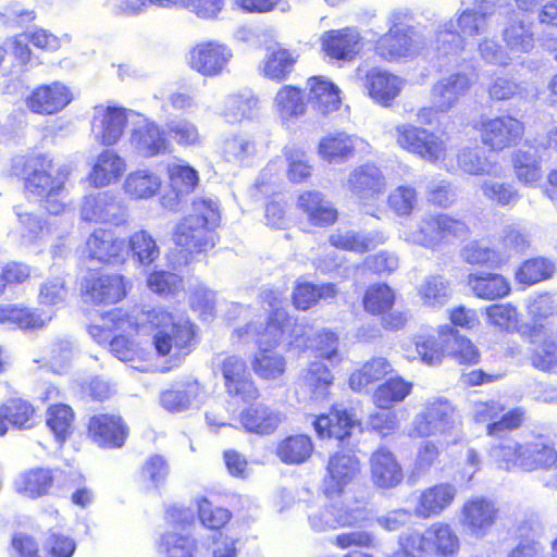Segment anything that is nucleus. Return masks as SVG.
Masks as SVG:
<instances>
[{
	"label": "nucleus",
	"instance_id": "1",
	"mask_svg": "<svg viewBox=\"0 0 557 557\" xmlns=\"http://www.w3.org/2000/svg\"><path fill=\"white\" fill-rule=\"evenodd\" d=\"M261 297L263 304L268 305L262 311L232 304L227 314L230 319L248 320L244 326L234 330L233 337L242 343H256L258 352L251 362L255 373L261 380H276L285 372L286 362L282 356L272 354V350L289 333L293 323L282 306L278 292L264 290Z\"/></svg>",
	"mask_w": 557,
	"mask_h": 557
},
{
	"label": "nucleus",
	"instance_id": "58",
	"mask_svg": "<svg viewBox=\"0 0 557 557\" xmlns=\"http://www.w3.org/2000/svg\"><path fill=\"white\" fill-rule=\"evenodd\" d=\"M485 315L490 325L506 332L516 331L520 322L517 308L509 302L487 306Z\"/></svg>",
	"mask_w": 557,
	"mask_h": 557
},
{
	"label": "nucleus",
	"instance_id": "45",
	"mask_svg": "<svg viewBox=\"0 0 557 557\" xmlns=\"http://www.w3.org/2000/svg\"><path fill=\"white\" fill-rule=\"evenodd\" d=\"M512 166L518 181L527 186H534L542 178L540 157L532 147L519 149L512 158Z\"/></svg>",
	"mask_w": 557,
	"mask_h": 557
},
{
	"label": "nucleus",
	"instance_id": "22",
	"mask_svg": "<svg viewBox=\"0 0 557 557\" xmlns=\"http://www.w3.org/2000/svg\"><path fill=\"white\" fill-rule=\"evenodd\" d=\"M89 434L95 443L108 448L124 445L128 429L120 416L97 414L89 421Z\"/></svg>",
	"mask_w": 557,
	"mask_h": 557
},
{
	"label": "nucleus",
	"instance_id": "29",
	"mask_svg": "<svg viewBox=\"0 0 557 557\" xmlns=\"http://www.w3.org/2000/svg\"><path fill=\"white\" fill-rule=\"evenodd\" d=\"M329 475L324 479V492L327 496L339 494L358 472V460L346 453H336L327 465Z\"/></svg>",
	"mask_w": 557,
	"mask_h": 557
},
{
	"label": "nucleus",
	"instance_id": "15",
	"mask_svg": "<svg viewBox=\"0 0 557 557\" xmlns=\"http://www.w3.org/2000/svg\"><path fill=\"white\" fill-rule=\"evenodd\" d=\"M86 252L90 259L112 265L122 264L128 258L125 239L106 228H97L88 236Z\"/></svg>",
	"mask_w": 557,
	"mask_h": 557
},
{
	"label": "nucleus",
	"instance_id": "30",
	"mask_svg": "<svg viewBox=\"0 0 557 557\" xmlns=\"http://www.w3.org/2000/svg\"><path fill=\"white\" fill-rule=\"evenodd\" d=\"M308 101L321 114H330L342 104L341 90L323 76H313L307 81Z\"/></svg>",
	"mask_w": 557,
	"mask_h": 557
},
{
	"label": "nucleus",
	"instance_id": "39",
	"mask_svg": "<svg viewBox=\"0 0 557 557\" xmlns=\"http://www.w3.org/2000/svg\"><path fill=\"white\" fill-rule=\"evenodd\" d=\"M457 161L458 166L470 175L500 177L504 173V168L499 163L488 160L479 147H465L460 149L457 154Z\"/></svg>",
	"mask_w": 557,
	"mask_h": 557
},
{
	"label": "nucleus",
	"instance_id": "42",
	"mask_svg": "<svg viewBox=\"0 0 557 557\" xmlns=\"http://www.w3.org/2000/svg\"><path fill=\"white\" fill-rule=\"evenodd\" d=\"M468 284L473 294L484 300L506 297L510 292L508 281L500 274L479 272L470 274Z\"/></svg>",
	"mask_w": 557,
	"mask_h": 557
},
{
	"label": "nucleus",
	"instance_id": "41",
	"mask_svg": "<svg viewBox=\"0 0 557 557\" xmlns=\"http://www.w3.org/2000/svg\"><path fill=\"white\" fill-rule=\"evenodd\" d=\"M356 426V420L347 411L341 410L321 414L314 421V429L320 437H334L339 442L349 436Z\"/></svg>",
	"mask_w": 557,
	"mask_h": 557
},
{
	"label": "nucleus",
	"instance_id": "28",
	"mask_svg": "<svg viewBox=\"0 0 557 557\" xmlns=\"http://www.w3.org/2000/svg\"><path fill=\"white\" fill-rule=\"evenodd\" d=\"M456 495L457 487L450 483H440L425 488L419 496L414 513L423 519L438 516L453 504Z\"/></svg>",
	"mask_w": 557,
	"mask_h": 557
},
{
	"label": "nucleus",
	"instance_id": "53",
	"mask_svg": "<svg viewBox=\"0 0 557 557\" xmlns=\"http://www.w3.org/2000/svg\"><path fill=\"white\" fill-rule=\"evenodd\" d=\"M336 517H329L323 528L327 527H355L370 520V510L363 503L351 504L350 502L339 505H332Z\"/></svg>",
	"mask_w": 557,
	"mask_h": 557
},
{
	"label": "nucleus",
	"instance_id": "32",
	"mask_svg": "<svg viewBox=\"0 0 557 557\" xmlns=\"http://www.w3.org/2000/svg\"><path fill=\"white\" fill-rule=\"evenodd\" d=\"M521 470L532 472L536 470H550L557 467V451L543 437L523 443Z\"/></svg>",
	"mask_w": 557,
	"mask_h": 557
},
{
	"label": "nucleus",
	"instance_id": "43",
	"mask_svg": "<svg viewBox=\"0 0 557 557\" xmlns=\"http://www.w3.org/2000/svg\"><path fill=\"white\" fill-rule=\"evenodd\" d=\"M135 329V321L124 314L122 310L114 309L101 318L100 323L91 324L89 335L100 345H107L113 332H131Z\"/></svg>",
	"mask_w": 557,
	"mask_h": 557
},
{
	"label": "nucleus",
	"instance_id": "37",
	"mask_svg": "<svg viewBox=\"0 0 557 557\" xmlns=\"http://www.w3.org/2000/svg\"><path fill=\"white\" fill-rule=\"evenodd\" d=\"M273 109L284 123L295 122L306 113L302 91L292 85L281 87L274 96Z\"/></svg>",
	"mask_w": 557,
	"mask_h": 557
},
{
	"label": "nucleus",
	"instance_id": "36",
	"mask_svg": "<svg viewBox=\"0 0 557 557\" xmlns=\"http://www.w3.org/2000/svg\"><path fill=\"white\" fill-rule=\"evenodd\" d=\"M161 184V177L157 173L147 169H138L127 174L122 188L132 200H147L157 195Z\"/></svg>",
	"mask_w": 557,
	"mask_h": 557
},
{
	"label": "nucleus",
	"instance_id": "31",
	"mask_svg": "<svg viewBox=\"0 0 557 557\" xmlns=\"http://www.w3.org/2000/svg\"><path fill=\"white\" fill-rule=\"evenodd\" d=\"M370 463L372 480L377 486L391 488L403 481L401 467L388 449H376L371 456Z\"/></svg>",
	"mask_w": 557,
	"mask_h": 557
},
{
	"label": "nucleus",
	"instance_id": "48",
	"mask_svg": "<svg viewBox=\"0 0 557 557\" xmlns=\"http://www.w3.org/2000/svg\"><path fill=\"white\" fill-rule=\"evenodd\" d=\"M256 151L257 145L253 137L245 132L230 134L221 144L222 156L228 162L242 163L252 157Z\"/></svg>",
	"mask_w": 557,
	"mask_h": 557
},
{
	"label": "nucleus",
	"instance_id": "16",
	"mask_svg": "<svg viewBox=\"0 0 557 557\" xmlns=\"http://www.w3.org/2000/svg\"><path fill=\"white\" fill-rule=\"evenodd\" d=\"M345 187L361 205H368L385 191L386 180L376 165L367 163L349 173Z\"/></svg>",
	"mask_w": 557,
	"mask_h": 557
},
{
	"label": "nucleus",
	"instance_id": "23",
	"mask_svg": "<svg viewBox=\"0 0 557 557\" xmlns=\"http://www.w3.org/2000/svg\"><path fill=\"white\" fill-rule=\"evenodd\" d=\"M472 78L465 72H454L442 76L431 87V98L437 99L442 109H453L471 89Z\"/></svg>",
	"mask_w": 557,
	"mask_h": 557
},
{
	"label": "nucleus",
	"instance_id": "6",
	"mask_svg": "<svg viewBox=\"0 0 557 557\" xmlns=\"http://www.w3.org/2000/svg\"><path fill=\"white\" fill-rule=\"evenodd\" d=\"M396 143L404 150L431 164H443L447 153V140L424 127L401 124L395 128Z\"/></svg>",
	"mask_w": 557,
	"mask_h": 557
},
{
	"label": "nucleus",
	"instance_id": "60",
	"mask_svg": "<svg viewBox=\"0 0 557 557\" xmlns=\"http://www.w3.org/2000/svg\"><path fill=\"white\" fill-rule=\"evenodd\" d=\"M480 189L487 200L500 207L513 206L520 198L518 190L509 183L485 180Z\"/></svg>",
	"mask_w": 557,
	"mask_h": 557
},
{
	"label": "nucleus",
	"instance_id": "10",
	"mask_svg": "<svg viewBox=\"0 0 557 557\" xmlns=\"http://www.w3.org/2000/svg\"><path fill=\"white\" fill-rule=\"evenodd\" d=\"M129 287V281L121 274L91 272L84 277L81 290L86 302L113 305L126 296Z\"/></svg>",
	"mask_w": 557,
	"mask_h": 557
},
{
	"label": "nucleus",
	"instance_id": "49",
	"mask_svg": "<svg viewBox=\"0 0 557 557\" xmlns=\"http://www.w3.org/2000/svg\"><path fill=\"white\" fill-rule=\"evenodd\" d=\"M14 213L18 223L17 232L24 243L35 244L50 234V223L44 224V222L25 206H15Z\"/></svg>",
	"mask_w": 557,
	"mask_h": 557
},
{
	"label": "nucleus",
	"instance_id": "24",
	"mask_svg": "<svg viewBox=\"0 0 557 557\" xmlns=\"http://www.w3.org/2000/svg\"><path fill=\"white\" fill-rule=\"evenodd\" d=\"M126 171V161L111 149L100 152L88 174L89 183L96 188L107 187L120 180Z\"/></svg>",
	"mask_w": 557,
	"mask_h": 557
},
{
	"label": "nucleus",
	"instance_id": "47",
	"mask_svg": "<svg viewBox=\"0 0 557 557\" xmlns=\"http://www.w3.org/2000/svg\"><path fill=\"white\" fill-rule=\"evenodd\" d=\"M212 370L214 379H222L225 383H248L251 377L246 360L238 356L213 359Z\"/></svg>",
	"mask_w": 557,
	"mask_h": 557
},
{
	"label": "nucleus",
	"instance_id": "19",
	"mask_svg": "<svg viewBox=\"0 0 557 557\" xmlns=\"http://www.w3.org/2000/svg\"><path fill=\"white\" fill-rule=\"evenodd\" d=\"M73 100L71 89L60 82L36 87L26 99L27 108L37 114H55Z\"/></svg>",
	"mask_w": 557,
	"mask_h": 557
},
{
	"label": "nucleus",
	"instance_id": "52",
	"mask_svg": "<svg viewBox=\"0 0 557 557\" xmlns=\"http://www.w3.org/2000/svg\"><path fill=\"white\" fill-rule=\"evenodd\" d=\"M430 552L443 556H454L459 550V539L450 525L437 522L426 529Z\"/></svg>",
	"mask_w": 557,
	"mask_h": 557
},
{
	"label": "nucleus",
	"instance_id": "33",
	"mask_svg": "<svg viewBox=\"0 0 557 557\" xmlns=\"http://www.w3.org/2000/svg\"><path fill=\"white\" fill-rule=\"evenodd\" d=\"M298 55L280 45L267 48L265 55L261 62L260 73L271 81L281 82L293 72Z\"/></svg>",
	"mask_w": 557,
	"mask_h": 557
},
{
	"label": "nucleus",
	"instance_id": "54",
	"mask_svg": "<svg viewBox=\"0 0 557 557\" xmlns=\"http://www.w3.org/2000/svg\"><path fill=\"white\" fill-rule=\"evenodd\" d=\"M312 451V441L304 434L289 436L277 446V456L283 462L288 465L305 462Z\"/></svg>",
	"mask_w": 557,
	"mask_h": 557
},
{
	"label": "nucleus",
	"instance_id": "63",
	"mask_svg": "<svg viewBox=\"0 0 557 557\" xmlns=\"http://www.w3.org/2000/svg\"><path fill=\"white\" fill-rule=\"evenodd\" d=\"M284 154L287 162V177L293 183H301L311 175V165L305 150L286 147Z\"/></svg>",
	"mask_w": 557,
	"mask_h": 557
},
{
	"label": "nucleus",
	"instance_id": "5",
	"mask_svg": "<svg viewBox=\"0 0 557 557\" xmlns=\"http://www.w3.org/2000/svg\"><path fill=\"white\" fill-rule=\"evenodd\" d=\"M194 214L178 223L173 240L182 252L200 253L214 247L216 235L214 227L220 220L219 203L211 198H200L193 202Z\"/></svg>",
	"mask_w": 557,
	"mask_h": 557
},
{
	"label": "nucleus",
	"instance_id": "59",
	"mask_svg": "<svg viewBox=\"0 0 557 557\" xmlns=\"http://www.w3.org/2000/svg\"><path fill=\"white\" fill-rule=\"evenodd\" d=\"M5 422L18 429H29L35 424V408L22 398H11L2 407Z\"/></svg>",
	"mask_w": 557,
	"mask_h": 557
},
{
	"label": "nucleus",
	"instance_id": "35",
	"mask_svg": "<svg viewBox=\"0 0 557 557\" xmlns=\"http://www.w3.org/2000/svg\"><path fill=\"white\" fill-rule=\"evenodd\" d=\"M298 207L307 215L309 222L315 226L332 224L337 219L336 209L324 198L322 193L317 190L302 193L298 198Z\"/></svg>",
	"mask_w": 557,
	"mask_h": 557
},
{
	"label": "nucleus",
	"instance_id": "17",
	"mask_svg": "<svg viewBox=\"0 0 557 557\" xmlns=\"http://www.w3.org/2000/svg\"><path fill=\"white\" fill-rule=\"evenodd\" d=\"M482 143L493 150H503L523 135V124L509 115L485 117L480 123Z\"/></svg>",
	"mask_w": 557,
	"mask_h": 557
},
{
	"label": "nucleus",
	"instance_id": "50",
	"mask_svg": "<svg viewBox=\"0 0 557 557\" xmlns=\"http://www.w3.org/2000/svg\"><path fill=\"white\" fill-rule=\"evenodd\" d=\"M128 255L141 265H150L160 256V248L153 236L146 230L134 232L126 244Z\"/></svg>",
	"mask_w": 557,
	"mask_h": 557
},
{
	"label": "nucleus",
	"instance_id": "13",
	"mask_svg": "<svg viewBox=\"0 0 557 557\" xmlns=\"http://www.w3.org/2000/svg\"><path fill=\"white\" fill-rule=\"evenodd\" d=\"M139 114L114 106H97L94 109L92 133L95 139L103 146L115 145L123 135L128 120Z\"/></svg>",
	"mask_w": 557,
	"mask_h": 557
},
{
	"label": "nucleus",
	"instance_id": "62",
	"mask_svg": "<svg viewBox=\"0 0 557 557\" xmlns=\"http://www.w3.org/2000/svg\"><path fill=\"white\" fill-rule=\"evenodd\" d=\"M388 207L398 216H408L418 206V193L414 187L401 185L388 195Z\"/></svg>",
	"mask_w": 557,
	"mask_h": 557
},
{
	"label": "nucleus",
	"instance_id": "64",
	"mask_svg": "<svg viewBox=\"0 0 557 557\" xmlns=\"http://www.w3.org/2000/svg\"><path fill=\"white\" fill-rule=\"evenodd\" d=\"M554 271V265L546 259L535 258L525 261L518 270L516 276L520 283L532 285L548 278Z\"/></svg>",
	"mask_w": 557,
	"mask_h": 557
},
{
	"label": "nucleus",
	"instance_id": "4",
	"mask_svg": "<svg viewBox=\"0 0 557 557\" xmlns=\"http://www.w3.org/2000/svg\"><path fill=\"white\" fill-rule=\"evenodd\" d=\"M13 162L15 165H25L26 190L39 197L49 213H61L66 206L65 182L69 170L55 168L53 160L47 154L33 156L26 161L15 158Z\"/></svg>",
	"mask_w": 557,
	"mask_h": 557
},
{
	"label": "nucleus",
	"instance_id": "56",
	"mask_svg": "<svg viewBox=\"0 0 557 557\" xmlns=\"http://www.w3.org/2000/svg\"><path fill=\"white\" fill-rule=\"evenodd\" d=\"M240 422L247 431L264 434L277 428L280 417L267 407L258 405L245 410L240 416Z\"/></svg>",
	"mask_w": 557,
	"mask_h": 557
},
{
	"label": "nucleus",
	"instance_id": "11",
	"mask_svg": "<svg viewBox=\"0 0 557 557\" xmlns=\"http://www.w3.org/2000/svg\"><path fill=\"white\" fill-rule=\"evenodd\" d=\"M455 424V408L444 398H436L425 404L424 410L413 418L410 435L429 437L444 434Z\"/></svg>",
	"mask_w": 557,
	"mask_h": 557
},
{
	"label": "nucleus",
	"instance_id": "40",
	"mask_svg": "<svg viewBox=\"0 0 557 557\" xmlns=\"http://www.w3.org/2000/svg\"><path fill=\"white\" fill-rule=\"evenodd\" d=\"M385 239L384 234L380 232L359 233L350 230H337L330 236L332 246L360 253L375 248Z\"/></svg>",
	"mask_w": 557,
	"mask_h": 557
},
{
	"label": "nucleus",
	"instance_id": "3",
	"mask_svg": "<svg viewBox=\"0 0 557 557\" xmlns=\"http://www.w3.org/2000/svg\"><path fill=\"white\" fill-rule=\"evenodd\" d=\"M497 7L490 0H475L470 8L461 12L457 20L459 33L453 21L438 25L430 41L431 49L442 57H455L465 51L466 37L488 34L495 20Z\"/></svg>",
	"mask_w": 557,
	"mask_h": 557
},
{
	"label": "nucleus",
	"instance_id": "2",
	"mask_svg": "<svg viewBox=\"0 0 557 557\" xmlns=\"http://www.w3.org/2000/svg\"><path fill=\"white\" fill-rule=\"evenodd\" d=\"M138 334L152 333V345L159 357H165L172 366H177L189 352L195 331L190 320L183 314H174L163 308L141 311L135 320Z\"/></svg>",
	"mask_w": 557,
	"mask_h": 557
},
{
	"label": "nucleus",
	"instance_id": "34",
	"mask_svg": "<svg viewBox=\"0 0 557 557\" xmlns=\"http://www.w3.org/2000/svg\"><path fill=\"white\" fill-rule=\"evenodd\" d=\"M260 101L250 90L227 95L221 106L220 115L228 123H237L256 116Z\"/></svg>",
	"mask_w": 557,
	"mask_h": 557
},
{
	"label": "nucleus",
	"instance_id": "46",
	"mask_svg": "<svg viewBox=\"0 0 557 557\" xmlns=\"http://www.w3.org/2000/svg\"><path fill=\"white\" fill-rule=\"evenodd\" d=\"M53 478L48 469H33L22 473L14 483L17 493L36 498L48 493L52 486Z\"/></svg>",
	"mask_w": 557,
	"mask_h": 557
},
{
	"label": "nucleus",
	"instance_id": "27",
	"mask_svg": "<svg viewBox=\"0 0 557 557\" xmlns=\"http://www.w3.org/2000/svg\"><path fill=\"white\" fill-rule=\"evenodd\" d=\"M404 87L405 81L387 71L372 70L366 77L369 96L384 107H389Z\"/></svg>",
	"mask_w": 557,
	"mask_h": 557
},
{
	"label": "nucleus",
	"instance_id": "7",
	"mask_svg": "<svg viewBox=\"0 0 557 557\" xmlns=\"http://www.w3.org/2000/svg\"><path fill=\"white\" fill-rule=\"evenodd\" d=\"M233 49L215 39L202 40L189 48L185 55L187 66L203 77H219L228 72Z\"/></svg>",
	"mask_w": 557,
	"mask_h": 557
},
{
	"label": "nucleus",
	"instance_id": "14",
	"mask_svg": "<svg viewBox=\"0 0 557 557\" xmlns=\"http://www.w3.org/2000/svg\"><path fill=\"white\" fill-rule=\"evenodd\" d=\"M369 148V144L356 135L334 132L320 139L318 156L330 164H343L357 153H368Z\"/></svg>",
	"mask_w": 557,
	"mask_h": 557
},
{
	"label": "nucleus",
	"instance_id": "25",
	"mask_svg": "<svg viewBox=\"0 0 557 557\" xmlns=\"http://www.w3.org/2000/svg\"><path fill=\"white\" fill-rule=\"evenodd\" d=\"M361 37L354 27L330 30L322 37V48L332 59L351 60L361 49Z\"/></svg>",
	"mask_w": 557,
	"mask_h": 557
},
{
	"label": "nucleus",
	"instance_id": "57",
	"mask_svg": "<svg viewBox=\"0 0 557 557\" xmlns=\"http://www.w3.org/2000/svg\"><path fill=\"white\" fill-rule=\"evenodd\" d=\"M395 304V292L383 283L372 284L366 290L363 306L372 314H384Z\"/></svg>",
	"mask_w": 557,
	"mask_h": 557
},
{
	"label": "nucleus",
	"instance_id": "61",
	"mask_svg": "<svg viewBox=\"0 0 557 557\" xmlns=\"http://www.w3.org/2000/svg\"><path fill=\"white\" fill-rule=\"evenodd\" d=\"M448 339V332L441 327L440 338L420 335L416 339V351L426 364L438 363L444 356L443 344Z\"/></svg>",
	"mask_w": 557,
	"mask_h": 557
},
{
	"label": "nucleus",
	"instance_id": "9",
	"mask_svg": "<svg viewBox=\"0 0 557 557\" xmlns=\"http://www.w3.org/2000/svg\"><path fill=\"white\" fill-rule=\"evenodd\" d=\"M467 232L468 226L461 220L438 214L424 216L418 230L403 232L401 237L412 244L434 248L441 242L462 237Z\"/></svg>",
	"mask_w": 557,
	"mask_h": 557
},
{
	"label": "nucleus",
	"instance_id": "18",
	"mask_svg": "<svg viewBox=\"0 0 557 557\" xmlns=\"http://www.w3.org/2000/svg\"><path fill=\"white\" fill-rule=\"evenodd\" d=\"M53 317L54 311L51 309L29 308L22 304L0 305V324L22 331L42 330Z\"/></svg>",
	"mask_w": 557,
	"mask_h": 557
},
{
	"label": "nucleus",
	"instance_id": "20",
	"mask_svg": "<svg viewBox=\"0 0 557 557\" xmlns=\"http://www.w3.org/2000/svg\"><path fill=\"white\" fill-rule=\"evenodd\" d=\"M136 119L129 136V144L135 152L144 158L165 152L168 140L164 132L154 122L140 114Z\"/></svg>",
	"mask_w": 557,
	"mask_h": 557
},
{
	"label": "nucleus",
	"instance_id": "26",
	"mask_svg": "<svg viewBox=\"0 0 557 557\" xmlns=\"http://www.w3.org/2000/svg\"><path fill=\"white\" fill-rule=\"evenodd\" d=\"M503 39L510 50L529 51L533 46L531 13L518 10L508 14Z\"/></svg>",
	"mask_w": 557,
	"mask_h": 557
},
{
	"label": "nucleus",
	"instance_id": "12",
	"mask_svg": "<svg viewBox=\"0 0 557 557\" xmlns=\"http://www.w3.org/2000/svg\"><path fill=\"white\" fill-rule=\"evenodd\" d=\"M81 219L91 223L123 225L127 213L122 201L110 191L87 195L81 203Z\"/></svg>",
	"mask_w": 557,
	"mask_h": 557
},
{
	"label": "nucleus",
	"instance_id": "55",
	"mask_svg": "<svg viewBox=\"0 0 557 557\" xmlns=\"http://www.w3.org/2000/svg\"><path fill=\"white\" fill-rule=\"evenodd\" d=\"M336 294V286L331 283L322 285L298 283L293 293V299L297 309L307 310L315 305L319 299H332Z\"/></svg>",
	"mask_w": 557,
	"mask_h": 557
},
{
	"label": "nucleus",
	"instance_id": "8",
	"mask_svg": "<svg viewBox=\"0 0 557 557\" xmlns=\"http://www.w3.org/2000/svg\"><path fill=\"white\" fill-rule=\"evenodd\" d=\"M389 29L375 45V52L386 61L412 58L421 51V45L414 28L404 22L400 13L389 17Z\"/></svg>",
	"mask_w": 557,
	"mask_h": 557
},
{
	"label": "nucleus",
	"instance_id": "38",
	"mask_svg": "<svg viewBox=\"0 0 557 557\" xmlns=\"http://www.w3.org/2000/svg\"><path fill=\"white\" fill-rule=\"evenodd\" d=\"M406 383L394 370L389 361L383 357H374L366 361L350 374L349 383Z\"/></svg>",
	"mask_w": 557,
	"mask_h": 557
},
{
	"label": "nucleus",
	"instance_id": "21",
	"mask_svg": "<svg viewBox=\"0 0 557 557\" xmlns=\"http://www.w3.org/2000/svg\"><path fill=\"white\" fill-rule=\"evenodd\" d=\"M497 512L498 509L493 502L475 497L463 504L460 522L472 536L481 539L495 523Z\"/></svg>",
	"mask_w": 557,
	"mask_h": 557
},
{
	"label": "nucleus",
	"instance_id": "51",
	"mask_svg": "<svg viewBox=\"0 0 557 557\" xmlns=\"http://www.w3.org/2000/svg\"><path fill=\"white\" fill-rule=\"evenodd\" d=\"M418 295L424 306L441 308L450 297L448 281L441 275L426 276L417 287Z\"/></svg>",
	"mask_w": 557,
	"mask_h": 557
},
{
	"label": "nucleus",
	"instance_id": "44",
	"mask_svg": "<svg viewBox=\"0 0 557 557\" xmlns=\"http://www.w3.org/2000/svg\"><path fill=\"white\" fill-rule=\"evenodd\" d=\"M46 424L60 444L66 442L74 430V411L64 404H55L46 411Z\"/></svg>",
	"mask_w": 557,
	"mask_h": 557
}]
</instances>
